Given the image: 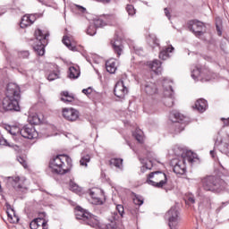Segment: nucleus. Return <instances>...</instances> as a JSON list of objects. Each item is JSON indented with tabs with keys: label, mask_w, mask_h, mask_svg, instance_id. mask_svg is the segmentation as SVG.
I'll list each match as a JSON object with an SVG mask.
<instances>
[{
	"label": "nucleus",
	"mask_w": 229,
	"mask_h": 229,
	"mask_svg": "<svg viewBox=\"0 0 229 229\" xmlns=\"http://www.w3.org/2000/svg\"><path fill=\"white\" fill-rule=\"evenodd\" d=\"M148 65L156 74H162V63L160 61L154 60L153 62H148Z\"/></svg>",
	"instance_id": "obj_22"
},
{
	"label": "nucleus",
	"mask_w": 229,
	"mask_h": 229,
	"mask_svg": "<svg viewBox=\"0 0 229 229\" xmlns=\"http://www.w3.org/2000/svg\"><path fill=\"white\" fill-rule=\"evenodd\" d=\"M49 167L55 174H67L72 167V159L67 155L56 156L50 161Z\"/></svg>",
	"instance_id": "obj_2"
},
{
	"label": "nucleus",
	"mask_w": 229,
	"mask_h": 229,
	"mask_svg": "<svg viewBox=\"0 0 229 229\" xmlns=\"http://www.w3.org/2000/svg\"><path fill=\"white\" fill-rule=\"evenodd\" d=\"M89 162H90V156L89 155L82 157L80 160V164L83 167H87V164H89Z\"/></svg>",
	"instance_id": "obj_36"
},
{
	"label": "nucleus",
	"mask_w": 229,
	"mask_h": 229,
	"mask_svg": "<svg viewBox=\"0 0 229 229\" xmlns=\"http://www.w3.org/2000/svg\"><path fill=\"white\" fill-rule=\"evenodd\" d=\"M82 94H85L86 96L92 94V88H88V89H82Z\"/></svg>",
	"instance_id": "obj_47"
},
{
	"label": "nucleus",
	"mask_w": 229,
	"mask_h": 229,
	"mask_svg": "<svg viewBox=\"0 0 229 229\" xmlns=\"http://www.w3.org/2000/svg\"><path fill=\"white\" fill-rule=\"evenodd\" d=\"M133 203L134 205H138L139 207H140V205L144 204V199L140 196H135V198L133 199Z\"/></svg>",
	"instance_id": "obj_38"
},
{
	"label": "nucleus",
	"mask_w": 229,
	"mask_h": 229,
	"mask_svg": "<svg viewBox=\"0 0 229 229\" xmlns=\"http://www.w3.org/2000/svg\"><path fill=\"white\" fill-rule=\"evenodd\" d=\"M188 201H190V203H195L196 200L194 199V197L191 196L188 198Z\"/></svg>",
	"instance_id": "obj_52"
},
{
	"label": "nucleus",
	"mask_w": 229,
	"mask_h": 229,
	"mask_svg": "<svg viewBox=\"0 0 229 229\" xmlns=\"http://www.w3.org/2000/svg\"><path fill=\"white\" fill-rule=\"evenodd\" d=\"M173 51H174V47L173 46L163 48L159 53V58L161 60H167V58H169V53H173Z\"/></svg>",
	"instance_id": "obj_25"
},
{
	"label": "nucleus",
	"mask_w": 229,
	"mask_h": 229,
	"mask_svg": "<svg viewBox=\"0 0 229 229\" xmlns=\"http://www.w3.org/2000/svg\"><path fill=\"white\" fill-rule=\"evenodd\" d=\"M21 135L24 139L33 140L38 137V132H37L33 125H25L21 129Z\"/></svg>",
	"instance_id": "obj_14"
},
{
	"label": "nucleus",
	"mask_w": 229,
	"mask_h": 229,
	"mask_svg": "<svg viewBox=\"0 0 229 229\" xmlns=\"http://www.w3.org/2000/svg\"><path fill=\"white\" fill-rule=\"evenodd\" d=\"M106 229H117V226H115V223L111 222L106 225Z\"/></svg>",
	"instance_id": "obj_49"
},
{
	"label": "nucleus",
	"mask_w": 229,
	"mask_h": 229,
	"mask_svg": "<svg viewBox=\"0 0 229 229\" xmlns=\"http://www.w3.org/2000/svg\"><path fill=\"white\" fill-rule=\"evenodd\" d=\"M188 24L189 29L191 30V31H192V33H194L195 37H198V38H199V37H203V35L205 34L204 22H201L197 20H192L190 21Z\"/></svg>",
	"instance_id": "obj_10"
},
{
	"label": "nucleus",
	"mask_w": 229,
	"mask_h": 229,
	"mask_svg": "<svg viewBox=\"0 0 229 229\" xmlns=\"http://www.w3.org/2000/svg\"><path fill=\"white\" fill-rule=\"evenodd\" d=\"M110 165H114V167H116V169H123V159L112 158L110 160Z\"/></svg>",
	"instance_id": "obj_34"
},
{
	"label": "nucleus",
	"mask_w": 229,
	"mask_h": 229,
	"mask_svg": "<svg viewBox=\"0 0 229 229\" xmlns=\"http://www.w3.org/2000/svg\"><path fill=\"white\" fill-rule=\"evenodd\" d=\"M5 129L7 131H9V133H11V135H21V128H19L17 125L7 126Z\"/></svg>",
	"instance_id": "obj_32"
},
{
	"label": "nucleus",
	"mask_w": 229,
	"mask_h": 229,
	"mask_svg": "<svg viewBox=\"0 0 229 229\" xmlns=\"http://www.w3.org/2000/svg\"><path fill=\"white\" fill-rule=\"evenodd\" d=\"M58 78H59V75H58V72H52L47 76V80L49 81H55V80H58Z\"/></svg>",
	"instance_id": "obj_37"
},
{
	"label": "nucleus",
	"mask_w": 229,
	"mask_h": 229,
	"mask_svg": "<svg viewBox=\"0 0 229 229\" xmlns=\"http://www.w3.org/2000/svg\"><path fill=\"white\" fill-rule=\"evenodd\" d=\"M7 216L8 221L15 225L16 223H19V216H16L15 210L13 209H8L7 210Z\"/></svg>",
	"instance_id": "obj_28"
},
{
	"label": "nucleus",
	"mask_w": 229,
	"mask_h": 229,
	"mask_svg": "<svg viewBox=\"0 0 229 229\" xmlns=\"http://www.w3.org/2000/svg\"><path fill=\"white\" fill-rule=\"evenodd\" d=\"M133 49H134V53H136V55H142V48L134 47Z\"/></svg>",
	"instance_id": "obj_48"
},
{
	"label": "nucleus",
	"mask_w": 229,
	"mask_h": 229,
	"mask_svg": "<svg viewBox=\"0 0 229 229\" xmlns=\"http://www.w3.org/2000/svg\"><path fill=\"white\" fill-rule=\"evenodd\" d=\"M70 191L78 194V192H81V188H80L76 182L72 181L70 182Z\"/></svg>",
	"instance_id": "obj_35"
},
{
	"label": "nucleus",
	"mask_w": 229,
	"mask_h": 229,
	"mask_svg": "<svg viewBox=\"0 0 229 229\" xmlns=\"http://www.w3.org/2000/svg\"><path fill=\"white\" fill-rule=\"evenodd\" d=\"M215 148L224 155H229V136L218 137L215 141Z\"/></svg>",
	"instance_id": "obj_11"
},
{
	"label": "nucleus",
	"mask_w": 229,
	"mask_h": 229,
	"mask_svg": "<svg viewBox=\"0 0 229 229\" xmlns=\"http://www.w3.org/2000/svg\"><path fill=\"white\" fill-rule=\"evenodd\" d=\"M208 105L207 104V100L200 98L196 101L195 103V108L198 110V112H200V114H203L207 110V107Z\"/></svg>",
	"instance_id": "obj_23"
},
{
	"label": "nucleus",
	"mask_w": 229,
	"mask_h": 229,
	"mask_svg": "<svg viewBox=\"0 0 229 229\" xmlns=\"http://www.w3.org/2000/svg\"><path fill=\"white\" fill-rule=\"evenodd\" d=\"M63 44L68 47L71 51H76V47L72 46V43H71V38L67 36H64L63 38Z\"/></svg>",
	"instance_id": "obj_33"
},
{
	"label": "nucleus",
	"mask_w": 229,
	"mask_h": 229,
	"mask_svg": "<svg viewBox=\"0 0 229 229\" xmlns=\"http://www.w3.org/2000/svg\"><path fill=\"white\" fill-rule=\"evenodd\" d=\"M36 44L33 47L34 51L39 55L44 56L46 53V45L48 42L49 32L47 30H42L38 29L35 31Z\"/></svg>",
	"instance_id": "obj_4"
},
{
	"label": "nucleus",
	"mask_w": 229,
	"mask_h": 229,
	"mask_svg": "<svg viewBox=\"0 0 229 229\" xmlns=\"http://www.w3.org/2000/svg\"><path fill=\"white\" fill-rule=\"evenodd\" d=\"M216 31H217V35H219V37H221V35H223V31L221 30V27H219L216 24Z\"/></svg>",
	"instance_id": "obj_50"
},
{
	"label": "nucleus",
	"mask_w": 229,
	"mask_h": 229,
	"mask_svg": "<svg viewBox=\"0 0 229 229\" xmlns=\"http://www.w3.org/2000/svg\"><path fill=\"white\" fill-rule=\"evenodd\" d=\"M18 56L19 58H23V59L30 58V52L27 50L21 51L18 53Z\"/></svg>",
	"instance_id": "obj_42"
},
{
	"label": "nucleus",
	"mask_w": 229,
	"mask_h": 229,
	"mask_svg": "<svg viewBox=\"0 0 229 229\" xmlns=\"http://www.w3.org/2000/svg\"><path fill=\"white\" fill-rule=\"evenodd\" d=\"M62 113L63 117H64L66 121H71L72 123L80 117V113L74 108H63Z\"/></svg>",
	"instance_id": "obj_16"
},
{
	"label": "nucleus",
	"mask_w": 229,
	"mask_h": 229,
	"mask_svg": "<svg viewBox=\"0 0 229 229\" xmlns=\"http://www.w3.org/2000/svg\"><path fill=\"white\" fill-rule=\"evenodd\" d=\"M117 65H119V62L115 59H109L106 62V69L110 74H114L115 71H117Z\"/></svg>",
	"instance_id": "obj_21"
},
{
	"label": "nucleus",
	"mask_w": 229,
	"mask_h": 229,
	"mask_svg": "<svg viewBox=\"0 0 229 229\" xmlns=\"http://www.w3.org/2000/svg\"><path fill=\"white\" fill-rule=\"evenodd\" d=\"M147 182L157 189H162L167 183V175L163 172H152L148 175Z\"/></svg>",
	"instance_id": "obj_7"
},
{
	"label": "nucleus",
	"mask_w": 229,
	"mask_h": 229,
	"mask_svg": "<svg viewBox=\"0 0 229 229\" xmlns=\"http://www.w3.org/2000/svg\"><path fill=\"white\" fill-rule=\"evenodd\" d=\"M111 44L113 46V49H114V53H116L117 56L122 55L123 45L121 44V41H119V40L111 41Z\"/></svg>",
	"instance_id": "obj_29"
},
{
	"label": "nucleus",
	"mask_w": 229,
	"mask_h": 229,
	"mask_svg": "<svg viewBox=\"0 0 229 229\" xmlns=\"http://www.w3.org/2000/svg\"><path fill=\"white\" fill-rule=\"evenodd\" d=\"M99 3H110V0H97Z\"/></svg>",
	"instance_id": "obj_56"
},
{
	"label": "nucleus",
	"mask_w": 229,
	"mask_h": 229,
	"mask_svg": "<svg viewBox=\"0 0 229 229\" xmlns=\"http://www.w3.org/2000/svg\"><path fill=\"white\" fill-rule=\"evenodd\" d=\"M87 34L90 35V37H94V35H96V26L89 25L87 30Z\"/></svg>",
	"instance_id": "obj_40"
},
{
	"label": "nucleus",
	"mask_w": 229,
	"mask_h": 229,
	"mask_svg": "<svg viewBox=\"0 0 229 229\" xmlns=\"http://www.w3.org/2000/svg\"><path fill=\"white\" fill-rule=\"evenodd\" d=\"M157 84L154 82H146L145 83V92L148 96H153L154 94H157Z\"/></svg>",
	"instance_id": "obj_24"
},
{
	"label": "nucleus",
	"mask_w": 229,
	"mask_h": 229,
	"mask_svg": "<svg viewBox=\"0 0 229 229\" xmlns=\"http://www.w3.org/2000/svg\"><path fill=\"white\" fill-rule=\"evenodd\" d=\"M8 183L13 187L15 191H19L20 192H22L28 189V186L26 185V177L24 176H12V177H6Z\"/></svg>",
	"instance_id": "obj_9"
},
{
	"label": "nucleus",
	"mask_w": 229,
	"mask_h": 229,
	"mask_svg": "<svg viewBox=\"0 0 229 229\" xmlns=\"http://www.w3.org/2000/svg\"><path fill=\"white\" fill-rule=\"evenodd\" d=\"M17 160L20 164L22 165V166L26 169V167H28V163L26 162V159H24L23 157H17Z\"/></svg>",
	"instance_id": "obj_44"
},
{
	"label": "nucleus",
	"mask_w": 229,
	"mask_h": 229,
	"mask_svg": "<svg viewBox=\"0 0 229 229\" xmlns=\"http://www.w3.org/2000/svg\"><path fill=\"white\" fill-rule=\"evenodd\" d=\"M76 219L84 221L86 225H89L92 228L99 227V220L98 216L90 214L89 211L83 209L81 207H77L75 209Z\"/></svg>",
	"instance_id": "obj_5"
},
{
	"label": "nucleus",
	"mask_w": 229,
	"mask_h": 229,
	"mask_svg": "<svg viewBox=\"0 0 229 229\" xmlns=\"http://www.w3.org/2000/svg\"><path fill=\"white\" fill-rule=\"evenodd\" d=\"M228 203H229L228 201L223 202L222 205H221V207L218 208V210H221V208L226 207V205H228Z\"/></svg>",
	"instance_id": "obj_53"
},
{
	"label": "nucleus",
	"mask_w": 229,
	"mask_h": 229,
	"mask_svg": "<svg viewBox=\"0 0 229 229\" xmlns=\"http://www.w3.org/2000/svg\"><path fill=\"white\" fill-rule=\"evenodd\" d=\"M61 101L64 103H72L74 101V95L70 94L68 91H63L61 93Z\"/></svg>",
	"instance_id": "obj_27"
},
{
	"label": "nucleus",
	"mask_w": 229,
	"mask_h": 229,
	"mask_svg": "<svg viewBox=\"0 0 229 229\" xmlns=\"http://www.w3.org/2000/svg\"><path fill=\"white\" fill-rule=\"evenodd\" d=\"M184 153L185 150L183 149H181L179 153L178 151H175V155L177 157H181V159L174 165V173H175V174H185V162H189L190 164H192V162H194V159L190 157L191 152H187L186 154Z\"/></svg>",
	"instance_id": "obj_6"
},
{
	"label": "nucleus",
	"mask_w": 229,
	"mask_h": 229,
	"mask_svg": "<svg viewBox=\"0 0 229 229\" xmlns=\"http://www.w3.org/2000/svg\"><path fill=\"white\" fill-rule=\"evenodd\" d=\"M19 99H21V88L13 82H10L6 87L5 97L0 103V112H19Z\"/></svg>",
	"instance_id": "obj_1"
},
{
	"label": "nucleus",
	"mask_w": 229,
	"mask_h": 229,
	"mask_svg": "<svg viewBox=\"0 0 229 229\" xmlns=\"http://www.w3.org/2000/svg\"><path fill=\"white\" fill-rule=\"evenodd\" d=\"M116 210H117L119 216H121V217H123V214H124V207H123V205H117Z\"/></svg>",
	"instance_id": "obj_45"
},
{
	"label": "nucleus",
	"mask_w": 229,
	"mask_h": 229,
	"mask_svg": "<svg viewBox=\"0 0 229 229\" xmlns=\"http://www.w3.org/2000/svg\"><path fill=\"white\" fill-rule=\"evenodd\" d=\"M80 74H81L80 67L71 66L69 68V75L68 76L71 80H76V79L80 78Z\"/></svg>",
	"instance_id": "obj_26"
},
{
	"label": "nucleus",
	"mask_w": 229,
	"mask_h": 229,
	"mask_svg": "<svg viewBox=\"0 0 229 229\" xmlns=\"http://www.w3.org/2000/svg\"><path fill=\"white\" fill-rule=\"evenodd\" d=\"M163 89H164V96H165L164 103L165 106H168L171 108V106L174 105V98H173V95L174 94V91L173 90V81L167 79L164 80Z\"/></svg>",
	"instance_id": "obj_8"
},
{
	"label": "nucleus",
	"mask_w": 229,
	"mask_h": 229,
	"mask_svg": "<svg viewBox=\"0 0 229 229\" xmlns=\"http://www.w3.org/2000/svg\"><path fill=\"white\" fill-rule=\"evenodd\" d=\"M132 135L138 142L141 143L144 141V132L140 129H136Z\"/></svg>",
	"instance_id": "obj_31"
},
{
	"label": "nucleus",
	"mask_w": 229,
	"mask_h": 229,
	"mask_svg": "<svg viewBox=\"0 0 229 229\" xmlns=\"http://www.w3.org/2000/svg\"><path fill=\"white\" fill-rule=\"evenodd\" d=\"M208 74H212V72H208Z\"/></svg>",
	"instance_id": "obj_58"
},
{
	"label": "nucleus",
	"mask_w": 229,
	"mask_h": 229,
	"mask_svg": "<svg viewBox=\"0 0 229 229\" xmlns=\"http://www.w3.org/2000/svg\"><path fill=\"white\" fill-rule=\"evenodd\" d=\"M114 219H117V216H114Z\"/></svg>",
	"instance_id": "obj_57"
},
{
	"label": "nucleus",
	"mask_w": 229,
	"mask_h": 229,
	"mask_svg": "<svg viewBox=\"0 0 229 229\" xmlns=\"http://www.w3.org/2000/svg\"><path fill=\"white\" fill-rule=\"evenodd\" d=\"M165 14L167 16L168 19H171V13H169V9L165 8Z\"/></svg>",
	"instance_id": "obj_51"
},
{
	"label": "nucleus",
	"mask_w": 229,
	"mask_h": 229,
	"mask_svg": "<svg viewBox=\"0 0 229 229\" xmlns=\"http://www.w3.org/2000/svg\"><path fill=\"white\" fill-rule=\"evenodd\" d=\"M105 21H103V20L101 19H97L94 20V24L93 26H95V28H103V26H105Z\"/></svg>",
	"instance_id": "obj_39"
},
{
	"label": "nucleus",
	"mask_w": 229,
	"mask_h": 229,
	"mask_svg": "<svg viewBox=\"0 0 229 229\" xmlns=\"http://www.w3.org/2000/svg\"><path fill=\"white\" fill-rule=\"evenodd\" d=\"M6 144V140L0 139V146H4Z\"/></svg>",
	"instance_id": "obj_54"
},
{
	"label": "nucleus",
	"mask_w": 229,
	"mask_h": 229,
	"mask_svg": "<svg viewBox=\"0 0 229 229\" xmlns=\"http://www.w3.org/2000/svg\"><path fill=\"white\" fill-rule=\"evenodd\" d=\"M200 185L206 192L219 194V192H223V191H225L226 182L219 177L209 175L200 179Z\"/></svg>",
	"instance_id": "obj_3"
},
{
	"label": "nucleus",
	"mask_w": 229,
	"mask_h": 229,
	"mask_svg": "<svg viewBox=\"0 0 229 229\" xmlns=\"http://www.w3.org/2000/svg\"><path fill=\"white\" fill-rule=\"evenodd\" d=\"M75 10H78L81 13H85L87 12V9L81 5H75Z\"/></svg>",
	"instance_id": "obj_46"
},
{
	"label": "nucleus",
	"mask_w": 229,
	"mask_h": 229,
	"mask_svg": "<svg viewBox=\"0 0 229 229\" xmlns=\"http://www.w3.org/2000/svg\"><path fill=\"white\" fill-rule=\"evenodd\" d=\"M165 219H168L170 228L176 229L178 221H180L178 209H176V208H172L170 210H168V212L165 214Z\"/></svg>",
	"instance_id": "obj_12"
},
{
	"label": "nucleus",
	"mask_w": 229,
	"mask_h": 229,
	"mask_svg": "<svg viewBox=\"0 0 229 229\" xmlns=\"http://www.w3.org/2000/svg\"><path fill=\"white\" fill-rule=\"evenodd\" d=\"M114 96L120 99L124 98V96L128 94V88L124 86V81H119L116 82L114 89Z\"/></svg>",
	"instance_id": "obj_15"
},
{
	"label": "nucleus",
	"mask_w": 229,
	"mask_h": 229,
	"mask_svg": "<svg viewBox=\"0 0 229 229\" xmlns=\"http://www.w3.org/2000/svg\"><path fill=\"white\" fill-rule=\"evenodd\" d=\"M36 21L37 16H35V14L24 15L21 18V28H28V26H31V24H33V22H35Z\"/></svg>",
	"instance_id": "obj_20"
},
{
	"label": "nucleus",
	"mask_w": 229,
	"mask_h": 229,
	"mask_svg": "<svg viewBox=\"0 0 229 229\" xmlns=\"http://www.w3.org/2000/svg\"><path fill=\"white\" fill-rule=\"evenodd\" d=\"M148 169H151V161L148 163H146L145 165H143L140 168V172L141 173H145L146 171H148Z\"/></svg>",
	"instance_id": "obj_43"
},
{
	"label": "nucleus",
	"mask_w": 229,
	"mask_h": 229,
	"mask_svg": "<svg viewBox=\"0 0 229 229\" xmlns=\"http://www.w3.org/2000/svg\"><path fill=\"white\" fill-rule=\"evenodd\" d=\"M205 74H208V72L207 70L196 68L191 72V78H193L195 81H199V80H200L201 81H210L212 78H216L215 74H213L211 77H209L208 75L205 77Z\"/></svg>",
	"instance_id": "obj_13"
},
{
	"label": "nucleus",
	"mask_w": 229,
	"mask_h": 229,
	"mask_svg": "<svg viewBox=\"0 0 229 229\" xmlns=\"http://www.w3.org/2000/svg\"><path fill=\"white\" fill-rule=\"evenodd\" d=\"M126 12L128 13L129 15H135V7L131 4H127L126 6Z\"/></svg>",
	"instance_id": "obj_41"
},
{
	"label": "nucleus",
	"mask_w": 229,
	"mask_h": 229,
	"mask_svg": "<svg viewBox=\"0 0 229 229\" xmlns=\"http://www.w3.org/2000/svg\"><path fill=\"white\" fill-rule=\"evenodd\" d=\"M30 226L31 229H48L47 221L44 218H36L30 222Z\"/></svg>",
	"instance_id": "obj_19"
},
{
	"label": "nucleus",
	"mask_w": 229,
	"mask_h": 229,
	"mask_svg": "<svg viewBox=\"0 0 229 229\" xmlns=\"http://www.w3.org/2000/svg\"><path fill=\"white\" fill-rule=\"evenodd\" d=\"M101 194H103V191L99 189H92L89 191V196H90V203L92 205H103V200L101 199Z\"/></svg>",
	"instance_id": "obj_17"
},
{
	"label": "nucleus",
	"mask_w": 229,
	"mask_h": 229,
	"mask_svg": "<svg viewBox=\"0 0 229 229\" xmlns=\"http://www.w3.org/2000/svg\"><path fill=\"white\" fill-rule=\"evenodd\" d=\"M170 119L172 123H178V124H182V129L180 130V131H183V128H185V119L186 117L178 113L177 111H174L170 114Z\"/></svg>",
	"instance_id": "obj_18"
},
{
	"label": "nucleus",
	"mask_w": 229,
	"mask_h": 229,
	"mask_svg": "<svg viewBox=\"0 0 229 229\" xmlns=\"http://www.w3.org/2000/svg\"><path fill=\"white\" fill-rule=\"evenodd\" d=\"M210 155L212 158H214L216 157V152L214 150H210Z\"/></svg>",
	"instance_id": "obj_55"
},
{
	"label": "nucleus",
	"mask_w": 229,
	"mask_h": 229,
	"mask_svg": "<svg viewBox=\"0 0 229 229\" xmlns=\"http://www.w3.org/2000/svg\"><path fill=\"white\" fill-rule=\"evenodd\" d=\"M148 42L151 47H157V46H160L158 43V38H157V36L155 34H150Z\"/></svg>",
	"instance_id": "obj_30"
}]
</instances>
